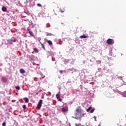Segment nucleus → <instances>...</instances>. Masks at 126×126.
Listing matches in <instances>:
<instances>
[{
    "label": "nucleus",
    "mask_w": 126,
    "mask_h": 126,
    "mask_svg": "<svg viewBox=\"0 0 126 126\" xmlns=\"http://www.w3.org/2000/svg\"><path fill=\"white\" fill-rule=\"evenodd\" d=\"M84 115H86V113H84V111L82 109H80L78 108L76 109V115L78 116L77 117H72L74 119H76V120H78L79 119H81L82 117L84 116Z\"/></svg>",
    "instance_id": "1"
},
{
    "label": "nucleus",
    "mask_w": 126,
    "mask_h": 126,
    "mask_svg": "<svg viewBox=\"0 0 126 126\" xmlns=\"http://www.w3.org/2000/svg\"><path fill=\"white\" fill-rule=\"evenodd\" d=\"M7 42L9 45H12L13 43L16 42V39L13 37L12 38L7 39Z\"/></svg>",
    "instance_id": "2"
},
{
    "label": "nucleus",
    "mask_w": 126,
    "mask_h": 126,
    "mask_svg": "<svg viewBox=\"0 0 126 126\" xmlns=\"http://www.w3.org/2000/svg\"><path fill=\"white\" fill-rule=\"evenodd\" d=\"M43 104V100L40 99L37 106V110H40L41 107H42V104Z\"/></svg>",
    "instance_id": "3"
},
{
    "label": "nucleus",
    "mask_w": 126,
    "mask_h": 126,
    "mask_svg": "<svg viewBox=\"0 0 126 126\" xmlns=\"http://www.w3.org/2000/svg\"><path fill=\"white\" fill-rule=\"evenodd\" d=\"M114 43H115L114 39L109 38L107 40V44H108V45H114Z\"/></svg>",
    "instance_id": "4"
},
{
    "label": "nucleus",
    "mask_w": 126,
    "mask_h": 126,
    "mask_svg": "<svg viewBox=\"0 0 126 126\" xmlns=\"http://www.w3.org/2000/svg\"><path fill=\"white\" fill-rule=\"evenodd\" d=\"M87 112H90L91 114L92 113H94V111H95L94 109H92V107L90 106L86 110Z\"/></svg>",
    "instance_id": "5"
},
{
    "label": "nucleus",
    "mask_w": 126,
    "mask_h": 126,
    "mask_svg": "<svg viewBox=\"0 0 126 126\" xmlns=\"http://www.w3.org/2000/svg\"><path fill=\"white\" fill-rule=\"evenodd\" d=\"M56 98L58 99V101H59L60 102H62V101H63V99L61 98V96L60 94H56Z\"/></svg>",
    "instance_id": "6"
},
{
    "label": "nucleus",
    "mask_w": 126,
    "mask_h": 126,
    "mask_svg": "<svg viewBox=\"0 0 126 126\" xmlns=\"http://www.w3.org/2000/svg\"><path fill=\"white\" fill-rule=\"evenodd\" d=\"M1 81L3 83H6V82H7V79L6 78H5V77H2Z\"/></svg>",
    "instance_id": "7"
},
{
    "label": "nucleus",
    "mask_w": 126,
    "mask_h": 126,
    "mask_svg": "<svg viewBox=\"0 0 126 126\" xmlns=\"http://www.w3.org/2000/svg\"><path fill=\"white\" fill-rule=\"evenodd\" d=\"M85 83H88L89 81H90V80H88V77H85V78L83 79Z\"/></svg>",
    "instance_id": "8"
},
{
    "label": "nucleus",
    "mask_w": 126,
    "mask_h": 126,
    "mask_svg": "<svg viewBox=\"0 0 126 126\" xmlns=\"http://www.w3.org/2000/svg\"><path fill=\"white\" fill-rule=\"evenodd\" d=\"M27 30L29 32V33H30V34L31 35V36L34 37V34H33V32H32V31H30V29H27Z\"/></svg>",
    "instance_id": "9"
},
{
    "label": "nucleus",
    "mask_w": 126,
    "mask_h": 126,
    "mask_svg": "<svg viewBox=\"0 0 126 126\" xmlns=\"http://www.w3.org/2000/svg\"><path fill=\"white\" fill-rule=\"evenodd\" d=\"M104 70L105 73H110L111 72H112V71L108 69H104Z\"/></svg>",
    "instance_id": "10"
},
{
    "label": "nucleus",
    "mask_w": 126,
    "mask_h": 126,
    "mask_svg": "<svg viewBox=\"0 0 126 126\" xmlns=\"http://www.w3.org/2000/svg\"><path fill=\"white\" fill-rule=\"evenodd\" d=\"M62 112H63L64 113H65V112H68V109H67V108H62Z\"/></svg>",
    "instance_id": "11"
},
{
    "label": "nucleus",
    "mask_w": 126,
    "mask_h": 126,
    "mask_svg": "<svg viewBox=\"0 0 126 126\" xmlns=\"http://www.w3.org/2000/svg\"><path fill=\"white\" fill-rule=\"evenodd\" d=\"M87 37H88V36L83 34V35H81L80 36V38L81 39H86V38H87Z\"/></svg>",
    "instance_id": "12"
},
{
    "label": "nucleus",
    "mask_w": 126,
    "mask_h": 126,
    "mask_svg": "<svg viewBox=\"0 0 126 126\" xmlns=\"http://www.w3.org/2000/svg\"><path fill=\"white\" fill-rule=\"evenodd\" d=\"M25 103H28L29 102V99L27 97L24 98Z\"/></svg>",
    "instance_id": "13"
},
{
    "label": "nucleus",
    "mask_w": 126,
    "mask_h": 126,
    "mask_svg": "<svg viewBox=\"0 0 126 126\" xmlns=\"http://www.w3.org/2000/svg\"><path fill=\"white\" fill-rule=\"evenodd\" d=\"M20 72L23 74V73H25V70L23 69V68L20 69Z\"/></svg>",
    "instance_id": "14"
},
{
    "label": "nucleus",
    "mask_w": 126,
    "mask_h": 126,
    "mask_svg": "<svg viewBox=\"0 0 126 126\" xmlns=\"http://www.w3.org/2000/svg\"><path fill=\"white\" fill-rule=\"evenodd\" d=\"M46 36H54V34L51 32H46Z\"/></svg>",
    "instance_id": "15"
},
{
    "label": "nucleus",
    "mask_w": 126,
    "mask_h": 126,
    "mask_svg": "<svg viewBox=\"0 0 126 126\" xmlns=\"http://www.w3.org/2000/svg\"><path fill=\"white\" fill-rule=\"evenodd\" d=\"M35 40H37L39 42L40 44H41V38L40 37H35Z\"/></svg>",
    "instance_id": "16"
},
{
    "label": "nucleus",
    "mask_w": 126,
    "mask_h": 126,
    "mask_svg": "<svg viewBox=\"0 0 126 126\" xmlns=\"http://www.w3.org/2000/svg\"><path fill=\"white\" fill-rule=\"evenodd\" d=\"M33 51H34V52H35V54L39 53V50H38V49H37L36 48H33Z\"/></svg>",
    "instance_id": "17"
},
{
    "label": "nucleus",
    "mask_w": 126,
    "mask_h": 126,
    "mask_svg": "<svg viewBox=\"0 0 126 126\" xmlns=\"http://www.w3.org/2000/svg\"><path fill=\"white\" fill-rule=\"evenodd\" d=\"M7 10V9L5 7H2V11H3V12H5Z\"/></svg>",
    "instance_id": "18"
},
{
    "label": "nucleus",
    "mask_w": 126,
    "mask_h": 126,
    "mask_svg": "<svg viewBox=\"0 0 126 126\" xmlns=\"http://www.w3.org/2000/svg\"><path fill=\"white\" fill-rule=\"evenodd\" d=\"M47 43L50 45V46H52V45H53V42L51 40H48Z\"/></svg>",
    "instance_id": "19"
},
{
    "label": "nucleus",
    "mask_w": 126,
    "mask_h": 126,
    "mask_svg": "<svg viewBox=\"0 0 126 126\" xmlns=\"http://www.w3.org/2000/svg\"><path fill=\"white\" fill-rule=\"evenodd\" d=\"M68 62H69V60L65 59L64 60V63L65 64L68 63Z\"/></svg>",
    "instance_id": "20"
},
{
    "label": "nucleus",
    "mask_w": 126,
    "mask_h": 126,
    "mask_svg": "<svg viewBox=\"0 0 126 126\" xmlns=\"http://www.w3.org/2000/svg\"><path fill=\"white\" fill-rule=\"evenodd\" d=\"M113 51L110 50L109 51V56H113Z\"/></svg>",
    "instance_id": "21"
},
{
    "label": "nucleus",
    "mask_w": 126,
    "mask_h": 126,
    "mask_svg": "<svg viewBox=\"0 0 126 126\" xmlns=\"http://www.w3.org/2000/svg\"><path fill=\"white\" fill-rule=\"evenodd\" d=\"M40 45H41L42 49H43V50H45V45H44L43 43H42V42H40Z\"/></svg>",
    "instance_id": "22"
},
{
    "label": "nucleus",
    "mask_w": 126,
    "mask_h": 126,
    "mask_svg": "<svg viewBox=\"0 0 126 126\" xmlns=\"http://www.w3.org/2000/svg\"><path fill=\"white\" fill-rule=\"evenodd\" d=\"M68 71H72L71 73H73V68H70L68 69Z\"/></svg>",
    "instance_id": "23"
},
{
    "label": "nucleus",
    "mask_w": 126,
    "mask_h": 126,
    "mask_svg": "<svg viewBox=\"0 0 126 126\" xmlns=\"http://www.w3.org/2000/svg\"><path fill=\"white\" fill-rule=\"evenodd\" d=\"M96 63L97 64H100V63H101V61L100 60L96 61Z\"/></svg>",
    "instance_id": "24"
},
{
    "label": "nucleus",
    "mask_w": 126,
    "mask_h": 126,
    "mask_svg": "<svg viewBox=\"0 0 126 126\" xmlns=\"http://www.w3.org/2000/svg\"><path fill=\"white\" fill-rule=\"evenodd\" d=\"M60 11L61 12H62V13H63V12H64V8H63V10H62V9H60Z\"/></svg>",
    "instance_id": "25"
},
{
    "label": "nucleus",
    "mask_w": 126,
    "mask_h": 126,
    "mask_svg": "<svg viewBox=\"0 0 126 126\" xmlns=\"http://www.w3.org/2000/svg\"><path fill=\"white\" fill-rule=\"evenodd\" d=\"M16 89L17 90H20V87H19V86H16Z\"/></svg>",
    "instance_id": "26"
},
{
    "label": "nucleus",
    "mask_w": 126,
    "mask_h": 126,
    "mask_svg": "<svg viewBox=\"0 0 126 126\" xmlns=\"http://www.w3.org/2000/svg\"><path fill=\"white\" fill-rule=\"evenodd\" d=\"M30 61L31 62H34V59H33L32 58H30Z\"/></svg>",
    "instance_id": "27"
},
{
    "label": "nucleus",
    "mask_w": 126,
    "mask_h": 126,
    "mask_svg": "<svg viewBox=\"0 0 126 126\" xmlns=\"http://www.w3.org/2000/svg\"><path fill=\"white\" fill-rule=\"evenodd\" d=\"M23 108L24 110H26V105H23Z\"/></svg>",
    "instance_id": "28"
},
{
    "label": "nucleus",
    "mask_w": 126,
    "mask_h": 126,
    "mask_svg": "<svg viewBox=\"0 0 126 126\" xmlns=\"http://www.w3.org/2000/svg\"><path fill=\"white\" fill-rule=\"evenodd\" d=\"M2 126H6V123H5V122L3 123Z\"/></svg>",
    "instance_id": "29"
},
{
    "label": "nucleus",
    "mask_w": 126,
    "mask_h": 126,
    "mask_svg": "<svg viewBox=\"0 0 126 126\" xmlns=\"http://www.w3.org/2000/svg\"><path fill=\"white\" fill-rule=\"evenodd\" d=\"M37 6H38V7H41V6H42V5H41V4H40V3H38V4H37Z\"/></svg>",
    "instance_id": "30"
},
{
    "label": "nucleus",
    "mask_w": 126,
    "mask_h": 126,
    "mask_svg": "<svg viewBox=\"0 0 126 126\" xmlns=\"http://www.w3.org/2000/svg\"><path fill=\"white\" fill-rule=\"evenodd\" d=\"M96 118H97V117H96V116L94 117V119L95 122H97V120L96 119Z\"/></svg>",
    "instance_id": "31"
},
{
    "label": "nucleus",
    "mask_w": 126,
    "mask_h": 126,
    "mask_svg": "<svg viewBox=\"0 0 126 126\" xmlns=\"http://www.w3.org/2000/svg\"><path fill=\"white\" fill-rule=\"evenodd\" d=\"M122 96H123V97H126V94H122Z\"/></svg>",
    "instance_id": "32"
},
{
    "label": "nucleus",
    "mask_w": 126,
    "mask_h": 126,
    "mask_svg": "<svg viewBox=\"0 0 126 126\" xmlns=\"http://www.w3.org/2000/svg\"><path fill=\"white\" fill-rule=\"evenodd\" d=\"M30 23H31L32 24V25H33V22H32V21L30 20Z\"/></svg>",
    "instance_id": "33"
},
{
    "label": "nucleus",
    "mask_w": 126,
    "mask_h": 126,
    "mask_svg": "<svg viewBox=\"0 0 126 126\" xmlns=\"http://www.w3.org/2000/svg\"><path fill=\"white\" fill-rule=\"evenodd\" d=\"M74 71H75V72H76V71H77V70L75 69H73Z\"/></svg>",
    "instance_id": "34"
},
{
    "label": "nucleus",
    "mask_w": 126,
    "mask_h": 126,
    "mask_svg": "<svg viewBox=\"0 0 126 126\" xmlns=\"http://www.w3.org/2000/svg\"><path fill=\"white\" fill-rule=\"evenodd\" d=\"M63 70H60V71H59V72H60V73H63Z\"/></svg>",
    "instance_id": "35"
},
{
    "label": "nucleus",
    "mask_w": 126,
    "mask_h": 126,
    "mask_svg": "<svg viewBox=\"0 0 126 126\" xmlns=\"http://www.w3.org/2000/svg\"><path fill=\"white\" fill-rule=\"evenodd\" d=\"M40 74L41 76L43 75V73H42V72H40Z\"/></svg>",
    "instance_id": "36"
},
{
    "label": "nucleus",
    "mask_w": 126,
    "mask_h": 126,
    "mask_svg": "<svg viewBox=\"0 0 126 126\" xmlns=\"http://www.w3.org/2000/svg\"><path fill=\"white\" fill-rule=\"evenodd\" d=\"M85 62H86L85 61H83V63H85Z\"/></svg>",
    "instance_id": "37"
},
{
    "label": "nucleus",
    "mask_w": 126,
    "mask_h": 126,
    "mask_svg": "<svg viewBox=\"0 0 126 126\" xmlns=\"http://www.w3.org/2000/svg\"><path fill=\"white\" fill-rule=\"evenodd\" d=\"M49 25H50V24H47V26H48V27Z\"/></svg>",
    "instance_id": "38"
},
{
    "label": "nucleus",
    "mask_w": 126,
    "mask_h": 126,
    "mask_svg": "<svg viewBox=\"0 0 126 126\" xmlns=\"http://www.w3.org/2000/svg\"><path fill=\"white\" fill-rule=\"evenodd\" d=\"M98 76H102V75L98 74Z\"/></svg>",
    "instance_id": "39"
},
{
    "label": "nucleus",
    "mask_w": 126,
    "mask_h": 126,
    "mask_svg": "<svg viewBox=\"0 0 126 126\" xmlns=\"http://www.w3.org/2000/svg\"><path fill=\"white\" fill-rule=\"evenodd\" d=\"M41 99H44V96H42Z\"/></svg>",
    "instance_id": "40"
},
{
    "label": "nucleus",
    "mask_w": 126,
    "mask_h": 126,
    "mask_svg": "<svg viewBox=\"0 0 126 126\" xmlns=\"http://www.w3.org/2000/svg\"><path fill=\"white\" fill-rule=\"evenodd\" d=\"M52 61H53V62H54V61H55V60H54V59L53 57H52Z\"/></svg>",
    "instance_id": "41"
},
{
    "label": "nucleus",
    "mask_w": 126,
    "mask_h": 126,
    "mask_svg": "<svg viewBox=\"0 0 126 126\" xmlns=\"http://www.w3.org/2000/svg\"><path fill=\"white\" fill-rule=\"evenodd\" d=\"M101 70V68H99L98 70Z\"/></svg>",
    "instance_id": "42"
},
{
    "label": "nucleus",
    "mask_w": 126,
    "mask_h": 126,
    "mask_svg": "<svg viewBox=\"0 0 126 126\" xmlns=\"http://www.w3.org/2000/svg\"><path fill=\"white\" fill-rule=\"evenodd\" d=\"M90 62H92V60H90Z\"/></svg>",
    "instance_id": "43"
},
{
    "label": "nucleus",
    "mask_w": 126,
    "mask_h": 126,
    "mask_svg": "<svg viewBox=\"0 0 126 126\" xmlns=\"http://www.w3.org/2000/svg\"><path fill=\"white\" fill-rule=\"evenodd\" d=\"M124 93H126V91H124Z\"/></svg>",
    "instance_id": "44"
},
{
    "label": "nucleus",
    "mask_w": 126,
    "mask_h": 126,
    "mask_svg": "<svg viewBox=\"0 0 126 126\" xmlns=\"http://www.w3.org/2000/svg\"><path fill=\"white\" fill-rule=\"evenodd\" d=\"M26 1H27V2H28V1H27V0H26Z\"/></svg>",
    "instance_id": "45"
},
{
    "label": "nucleus",
    "mask_w": 126,
    "mask_h": 126,
    "mask_svg": "<svg viewBox=\"0 0 126 126\" xmlns=\"http://www.w3.org/2000/svg\"><path fill=\"white\" fill-rule=\"evenodd\" d=\"M47 58H49V56H48Z\"/></svg>",
    "instance_id": "46"
}]
</instances>
